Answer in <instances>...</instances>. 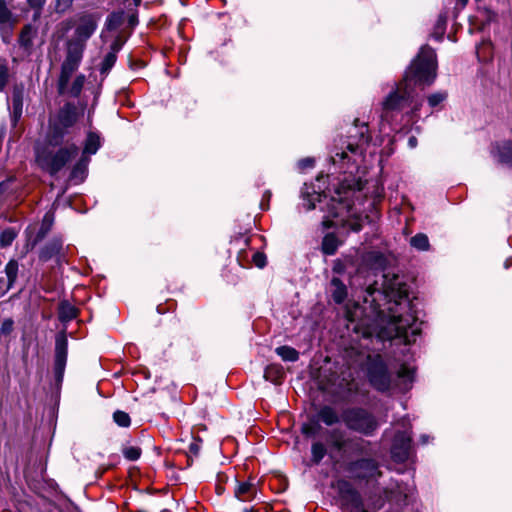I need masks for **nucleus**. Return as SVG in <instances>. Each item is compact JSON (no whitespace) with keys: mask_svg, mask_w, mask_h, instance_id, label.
Listing matches in <instances>:
<instances>
[{"mask_svg":"<svg viewBox=\"0 0 512 512\" xmlns=\"http://www.w3.org/2000/svg\"><path fill=\"white\" fill-rule=\"evenodd\" d=\"M372 297L371 302H375L379 297L384 296L387 299L388 307L386 310L379 306L370 304L371 312L365 319L360 316L366 310L359 305L354 306V310H347V318L351 322H358L355 329L364 328L365 337L377 336L382 340H391L393 338H403L406 344L415 341V337L420 332L416 316L413 312L412 302L408 297V286L403 279L396 274L386 273L383 276L382 291H368Z\"/></svg>","mask_w":512,"mask_h":512,"instance_id":"f257e3e1","label":"nucleus"},{"mask_svg":"<svg viewBox=\"0 0 512 512\" xmlns=\"http://www.w3.org/2000/svg\"><path fill=\"white\" fill-rule=\"evenodd\" d=\"M437 59L435 51L429 46H423L405 73L403 81L391 92L382 103L383 117L394 111H401L406 105L413 104L411 113L415 114L421 102L414 100V85H430L436 78Z\"/></svg>","mask_w":512,"mask_h":512,"instance_id":"f03ea898","label":"nucleus"},{"mask_svg":"<svg viewBox=\"0 0 512 512\" xmlns=\"http://www.w3.org/2000/svg\"><path fill=\"white\" fill-rule=\"evenodd\" d=\"M63 32L74 29V34L65 44V59L59 76L60 90L63 92L73 73L79 68L86 43L98 26V19L93 14H80L60 24Z\"/></svg>","mask_w":512,"mask_h":512,"instance_id":"7ed1b4c3","label":"nucleus"},{"mask_svg":"<svg viewBox=\"0 0 512 512\" xmlns=\"http://www.w3.org/2000/svg\"><path fill=\"white\" fill-rule=\"evenodd\" d=\"M49 144L48 140L36 148V162L44 171L50 175L57 174L65 165L78 154V147L75 144L59 147Z\"/></svg>","mask_w":512,"mask_h":512,"instance_id":"20e7f679","label":"nucleus"},{"mask_svg":"<svg viewBox=\"0 0 512 512\" xmlns=\"http://www.w3.org/2000/svg\"><path fill=\"white\" fill-rule=\"evenodd\" d=\"M337 195V197H331L330 199H327L325 195L322 199L320 194L316 197L320 203L326 202L328 218H339L343 226L349 227L354 232L360 231L363 226V218L352 211V205L346 195L344 197L340 193H337Z\"/></svg>","mask_w":512,"mask_h":512,"instance_id":"39448f33","label":"nucleus"},{"mask_svg":"<svg viewBox=\"0 0 512 512\" xmlns=\"http://www.w3.org/2000/svg\"><path fill=\"white\" fill-rule=\"evenodd\" d=\"M78 117L79 113L76 106L70 103L65 104L55 116L51 117L46 136L49 144L62 145L65 136L77 122Z\"/></svg>","mask_w":512,"mask_h":512,"instance_id":"423d86ee","label":"nucleus"},{"mask_svg":"<svg viewBox=\"0 0 512 512\" xmlns=\"http://www.w3.org/2000/svg\"><path fill=\"white\" fill-rule=\"evenodd\" d=\"M342 420L349 429L366 435L373 433L378 427L375 418L363 409H348L344 411Z\"/></svg>","mask_w":512,"mask_h":512,"instance_id":"0eeeda50","label":"nucleus"},{"mask_svg":"<svg viewBox=\"0 0 512 512\" xmlns=\"http://www.w3.org/2000/svg\"><path fill=\"white\" fill-rule=\"evenodd\" d=\"M370 383L379 391L391 388V377L381 360H374L369 366Z\"/></svg>","mask_w":512,"mask_h":512,"instance_id":"6e6552de","label":"nucleus"},{"mask_svg":"<svg viewBox=\"0 0 512 512\" xmlns=\"http://www.w3.org/2000/svg\"><path fill=\"white\" fill-rule=\"evenodd\" d=\"M410 442L411 437L406 432L399 433L395 436L392 446V454L397 461L403 462L408 458Z\"/></svg>","mask_w":512,"mask_h":512,"instance_id":"1a4fd4ad","label":"nucleus"},{"mask_svg":"<svg viewBox=\"0 0 512 512\" xmlns=\"http://www.w3.org/2000/svg\"><path fill=\"white\" fill-rule=\"evenodd\" d=\"M89 162L90 158L88 156L82 155L80 159L74 164L71 170L69 177L70 181H72L74 184L82 183L87 176Z\"/></svg>","mask_w":512,"mask_h":512,"instance_id":"9d476101","label":"nucleus"},{"mask_svg":"<svg viewBox=\"0 0 512 512\" xmlns=\"http://www.w3.org/2000/svg\"><path fill=\"white\" fill-rule=\"evenodd\" d=\"M120 49L121 43L118 40H115L110 46V51L105 55L102 61L100 68L102 74H107L114 66L117 59V53Z\"/></svg>","mask_w":512,"mask_h":512,"instance_id":"9b49d317","label":"nucleus"},{"mask_svg":"<svg viewBox=\"0 0 512 512\" xmlns=\"http://www.w3.org/2000/svg\"><path fill=\"white\" fill-rule=\"evenodd\" d=\"M18 268H19V266H18V262L16 260L12 259L6 264L5 273L7 276V284L5 285V287H0V289H1L0 294H4L10 288L13 287V285L17 279Z\"/></svg>","mask_w":512,"mask_h":512,"instance_id":"f8f14e48","label":"nucleus"},{"mask_svg":"<svg viewBox=\"0 0 512 512\" xmlns=\"http://www.w3.org/2000/svg\"><path fill=\"white\" fill-rule=\"evenodd\" d=\"M264 378L274 384H279L284 378V369L279 364H271L264 371Z\"/></svg>","mask_w":512,"mask_h":512,"instance_id":"ddd939ff","label":"nucleus"},{"mask_svg":"<svg viewBox=\"0 0 512 512\" xmlns=\"http://www.w3.org/2000/svg\"><path fill=\"white\" fill-rule=\"evenodd\" d=\"M100 146V137L96 133L90 132L87 135L82 155L88 156L90 158L91 155L98 151Z\"/></svg>","mask_w":512,"mask_h":512,"instance_id":"4468645a","label":"nucleus"},{"mask_svg":"<svg viewBox=\"0 0 512 512\" xmlns=\"http://www.w3.org/2000/svg\"><path fill=\"white\" fill-rule=\"evenodd\" d=\"M235 494L241 501H250L256 494V487L251 483L243 482L237 486Z\"/></svg>","mask_w":512,"mask_h":512,"instance_id":"2eb2a0df","label":"nucleus"},{"mask_svg":"<svg viewBox=\"0 0 512 512\" xmlns=\"http://www.w3.org/2000/svg\"><path fill=\"white\" fill-rule=\"evenodd\" d=\"M78 315V309L67 301L59 304V319L62 322H68L75 319Z\"/></svg>","mask_w":512,"mask_h":512,"instance_id":"dca6fc26","label":"nucleus"},{"mask_svg":"<svg viewBox=\"0 0 512 512\" xmlns=\"http://www.w3.org/2000/svg\"><path fill=\"white\" fill-rule=\"evenodd\" d=\"M85 80H86L85 75L79 74L75 77V79L73 80L70 87H68V85H66L65 90L63 92L61 90H59V93H61V94L69 93L73 97H78L82 91ZM67 84H69V82ZM58 89H60L59 85H58Z\"/></svg>","mask_w":512,"mask_h":512,"instance_id":"f3484780","label":"nucleus"},{"mask_svg":"<svg viewBox=\"0 0 512 512\" xmlns=\"http://www.w3.org/2000/svg\"><path fill=\"white\" fill-rule=\"evenodd\" d=\"M318 416L326 425L331 426L339 422L340 417L336 410L330 406H324L320 409Z\"/></svg>","mask_w":512,"mask_h":512,"instance_id":"a211bd4d","label":"nucleus"},{"mask_svg":"<svg viewBox=\"0 0 512 512\" xmlns=\"http://www.w3.org/2000/svg\"><path fill=\"white\" fill-rule=\"evenodd\" d=\"M332 286V297L336 303H342L346 296L347 291L345 285L341 282L339 278H333L331 280Z\"/></svg>","mask_w":512,"mask_h":512,"instance_id":"6ab92c4d","label":"nucleus"},{"mask_svg":"<svg viewBox=\"0 0 512 512\" xmlns=\"http://www.w3.org/2000/svg\"><path fill=\"white\" fill-rule=\"evenodd\" d=\"M34 35L35 32L31 25L24 26L18 39L20 46L23 47L25 50H30V48L32 47Z\"/></svg>","mask_w":512,"mask_h":512,"instance_id":"aec40b11","label":"nucleus"},{"mask_svg":"<svg viewBox=\"0 0 512 512\" xmlns=\"http://www.w3.org/2000/svg\"><path fill=\"white\" fill-rule=\"evenodd\" d=\"M67 355V341L65 338H57L56 340V364L58 367H63Z\"/></svg>","mask_w":512,"mask_h":512,"instance_id":"412c9836","label":"nucleus"},{"mask_svg":"<svg viewBox=\"0 0 512 512\" xmlns=\"http://www.w3.org/2000/svg\"><path fill=\"white\" fill-rule=\"evenodd\" d=\"M338 248V239L334 234H327L322 241V250L327 255H333Z\"/></svg>","mask_w":512,"mask_h":512,"instance_id":"4be33fe9","label":"nucleus"},{"mask_svg":"<svg viewBox=\"0 0 512 512\" xmlns=\"http://www.w3.org/2000/svg\"><path fill=\"white\" fill-rule=\"evenodd\" d=\"M275 351L284 361L295 362L299 358L298 351L290 346H280Z\"/></svg>","mask_w":512,"mask_h":512,"instance_id":"5701e85b","label":"nucleus"},{"mask_svg":"<svg viewBox=\"0 0 512 512\" xmlns=\"http://www.w3.org/2000/svg\"><path fill=\"white\" fill-rule=\"evenodd\" d=\"M499 160L502 163L512 164V142H505L498 147Z\"/></svg>","mask_w":512,"mask_h":512,"instance_id":"b1692460","label":"nucleus"},{"mask_svg":"<svg viewBox=\"0 0 512 512\" xmlns=\"http://www.w3.org/2000/svg\"><path fill=\"white\" fill-rule=\"evenodd\" d=\"M410 245L417 250H428L429 248V239L427 235L423 233L416 234L410 239Z\"/></svg>","mask_w":512,"mask_h":512,"instance_id":"393cba45","label":"nucleus"},{"mask_svg":"<svg viewBox=\"0 0 512 512\" xmlns=\"http://www.w3.org/2000/svg\"><path fill=\"white\" fill-rule=\"evenodd\" d=\"M312 461L318 464L326 454V448L321 442L313 443L311 447Z\"/></svg>","mask_w":512,"mask_h":512,"instance_id":"a878e982","label":"nucleus"},{"mask_svg":"<svg viewBox=\"0 0 512 512\" xmlns=\"http://www.w3.org/2000/svg\"><path fill=\"white\" fill-rule=\"evenodd\" d=\"M8 78H9V69H8V64H7V61L5 59H3L2 57H0V91H2L7 82H8Z\"/></svg>","mask_w":512,"mask_h":512,"instance_id":"bb28decb","label":"nucleus"},{"mask_svg":"<svg viewBox=\"0 0 512 512\" xmlns=\"http://www.w3.org/2000/svg\"><path fill=\"white\" fill-rule=\"evenodd\" d=\"M113 419L120 427H128L131 423L128 413L120 410L114 412Z\"/></svg>","mask_w":512,"mask_h":512,"instance_id":"cd10ccee","label":"nucleus"},{"mask_svg":"<svg viewBox=\"0 0 512 512\" xmlns=\"http://www.w3.org/2000/svg\"><path fill=\"white\" fill-rule=\"evenodd\" d=\"M15 238H16V233L13 229L4 230L0 235L1 247H7V246L11 245Z\"/></svg>","mask_w":512,"mask_h":512,"instance_id":"c85d7f7f","label":"nucleus"},{"mask_svg":"<svg viewBox=\"0 0 512 512\" xmlns=\"http://www.w3.org/2000/svg\"><path fill=\"white\" fill-rule=\"evenodd\" d=\"M320 429V425L316 422L305 423L301 427V431L306 436H315Z\"/></svg>","mask_w":512,"mask_h":512,"instance_id":"c756f323","label":"nucleus"},{"mask_svg":"<svg viewBox=\"0 0 512 512\" xmlns=\"http://www.w3.org/2000/svg\"><path fill=\"white\" fill-rule=\"evenodd\" d=\"M123 454L126 459L130 461H135L140 457L141 450L138 447L129 446L123 449Z\"/></svg>","mask_w":512,"mask_h":512,"instance_id":"7c9ffc66","label":"nucleus"},{"mask_svg":"<svg viewBox=\"0 0 512 512\" xmlns=\"http://www.w3.org/2000/svg\"><path fill=\"white\" fill-rule=\"evenodd\" d=\"M398 378L406 382H411L413 379V370L403 365L398 371Z\"/></svg>","mask_w":512,"mask_h":512,"instance_id":"2f4dec72","label":"nucleus"},{"mask_svg":"<svg viewBox=\"0 0 512 512\" xmlns=\"http://www.w3.org/2000/svg\"><path fill=\"white\" fill-rule=\"evenodd\" d=\"M447 95L445 93H434L428 97V103L431 107H436L441 102L446 99Z\"/></svg>","mask_w":512,"mask_h":512,"instance_id":"473e14b6","label":"nucleus"},{"mask_svg":"<svg viewBox=\"0 0 512 512\" xmlns=\"http://www.w3.org/2000/svg\"><path fill=\"white\" fill-rule=\"evenodd\" d=\"M11 13L4 0H0V23H7L10 20Z\"/></svg>","mask_w":512,"mask_h":512,"instance_id":"72a5a7b5","label":"nucleus"},{"mask_svg":"<svg viewBox=\"0 0 512 512\" xmlns=\"http://www.w3.org/2000/svg\"><path fill=\"white\" fill-rule=\"evenodd\" d=\"M14 330V321L11 318L5 319L0 327V331L3 335H10Z\"/></svg>","mask_w":512,"mask_h":512,"instance_id":"f704fd0d","label":"nucleus"},{"mask_svg":"<svg viewBox=\"0 0 512 512\" xmlns=\"http://www.w3.org/2000/svg\"><path fill=\"white\" fill-rule=\"evenodd\" d=\"M386 497L389 501L400 502L402 498V491H400V487H397V491L391 489L390 491H386Z\"/></svg>","mask_w":512,"mask_h":512,"instance_id":"c9c22d12","label":"nucleus"},{"mask_svg":"<svg viewBox=\"0 0 512 512\" xmlns=\"http://www.w3.org/2000/svg\"><path fill=\"white\" fill-rule=\"evenodd\" d=\"M253 263L259 267L263 268L266 265V256L263 253L257 252L253 255Z\"/></svg>","mask_w":512,"mask_h":512,"instance_id":"e433bc0d","label":"nucleus"},{"mask_svg":"<svg viewBox=\"0 0 512 512\" xmlns=\"http://www.w3.org/2000/svg\"><path fill=\"white\" fill-rule=\"evenodd\" d=\"M338 160H344L347 158V152L344 149H336L334 156H332L333 162H337Z\"/></svg>","mask_w":512,"mask_h":512,"instance_id":"4c0bfd02","label":"nucleus"},{"mask_svg":"<svg viewBox=\"0 0 512 512\" xmlns=\"http://www.w3.org/2000/svg\"><path fill=\"white\" fill-rule=\"evenodd\" d=\"M346 149L348 151H350L351 153H356L359 149V144L358 143H352V142H349L347 145H346Z\"/></svg>","mask_w":512,"mask_h":512,"instance_id":"58836bf2","label":"nucleus"},{"mask_svg":"<svg viewBox=\"0 0 512 512\" xmlns=\"http://www.w3.org/2000/svg\"><path fill=\"white\" fill-rule=\"evenodd\" d=\"M301 166L303 167H311L313 166V160L311 159H304L300 162Z\"/></svg>","mask_w":512,"mask_h":512,"instance_id":"ea45409f","label":"nucleus"},{"mask_svg":"<svg viewBox=\"0 0 512 512\" xmlns=\"http://www.w3.org/2000/svg\"><path fill=\"white\" fill-rule=\"evenodd\" d=\"M305 205H306L307 210H312L316 207V205L312 199H309Z\"/></svg>","mask_w":512,"mask_h":512,"instance_id":"a19ab883","label":"nucleus"},{"mask_svg":"<svg viewBox=\"0 0 512 512\" xmlns=\"http://www.w3.org/2000/svg\"><path fill=\"white\" fill-rule=\"evenodd\" d=\"M189 449H190V451H191V452H193L194 454H197V453H198V451H199V446H198V444H196V443H192V444H190Z\"/></svg>","mask_w":512,"mask_h":512,"instance_id":"79ce46f5","label":"nucleus"},{"mask_svg":"<svg viewBox=\"0 0 512 512\" xmlns=\"http://www.w3.org/2000/svg\"><path fill=\"white\" fill-rule=\"evenodd\" d=\"M408 143H409V146L413 148L417 144V139L415 137H410Z\"/></svg>","mask_w":512,"mask_h":512,"instance_id":"37998d69","label":"nucleus"},{"mask_svg":"<svg viewBox=\"0 0 512 512\" xmlns=\"http://www.w3.org/2000/svg\"><path fill=\"white\" fill-rule=\"evenodd\" d=\"M323 224H324L325 226H327V227H330V226H333L335 223L333 222V220H332V219H331V220H330V219H325V220L323 221Z\"/></svg>","mask_w":512,"mask_h":512,"instance_id":"c03bdc74","label":"nucleus"},{"mask_svg":"<svg viewBox=\"0 0 512 512\" xmlns=\"http://www.w3.org/2000/svg\"><path fill=\"white\" fill-rule=\"evenodd\" d=\"M360 138H361V141L368 142V137H365V134L363 131H361V133H360Z\"/></svg>","mask_w":512,"mask_h":512,"instance_id":"a18cd8bd","label":"nucleus"},{"mask_svg":"<svg viewBox=\"0 0 512 512\" xmlns=\"http://www.w3.org/2000/svg\"><path fill=\"white\" fill-rule=\"evenodd\" d=\"M334 446L337 447L338 449H340L342 447V444L340 441H335Z\"/></svg>","mask_w":512,"mask_h":512,"instance_id":"49530a36","label":"nucleus"},{"mask_svg":"<svg viewBox=\"0 0 512 512\" xmlns=\"http://www.w3.org/2000/svg\"><path fill=\"white\" fill-rule=\"evenodd\" d=\"M458 2H460L461 5L464 7L467 4L468 0H458Z\"/></svg>","mask_w":512,"mask_h":512,"instance_id":"de8ad7c7","label":"nucleus"},{"mask_svg":"<svg viewBox=\"0 0 512 512\" xmlns=\"http://www.w3.org/2000/svg\"><path fill=\"white\" fill-rule=\"evenodd\" d=\"M134 2H135L136 5H139L141 0H134Z\"/></svg>","mask_w":512,"mask_h":512,"instance_id":"09e8293b","label":"nucleus"},{"mask_svg":"<svg viewBox=\"0 0 512 512\" xmlns=\"http://www.w3.org/2000/svg\"><path fill=\"white\" fill-rule=\"evenodd\" d=\"M362 512H367V511L363 510Z\"/></svg>","mask_w":512,"mask_h":512,"instance_id":"8fccbe9b","label":"nucleus"}]
</instances>
